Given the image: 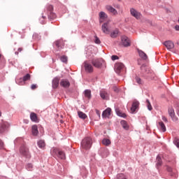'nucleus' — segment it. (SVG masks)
<instances>
[{"instance_id": "a19ab883", "label": "nucleus", "mask_w": 179, "mask_h": 179, "mask_svg": "<svg viewBox=\"0 0 179 179\" xmlns=\"http://www.w3.org/2000/svg\"><path fill=\"white\" fill-rule=\"evenodd\" d=\"M136 79V83H138V85H143V80H142V79H141V78L136 76L135 78Z\"/></svg>"}, {"instance_id": "f3484780", "label": "nucleus", "mask_w": 179, "mask_h": 179, "mask_svg": "<svg viewBox=\"0 0 179 179\" xmlns=\"http://www.w3.org/2000/svg\"><path fill=\"white\" fill-rule=\"evenodd\" d=\"M139 107V101L137 100H134L132 103L131 107V111L132 113H135L136 111V109Z\"/></svg>"}, {"instance_id": "c9c22d12", "label": "nucleus", "mask_w": 179, "mask_h": 179, "mask_svg": "<svg viewBox=\"0 0 179 179\" xmlns=\"http://www.w3.org/2000/svg\"><path fill=\"white\" fill-rule=\"evenodd\" d=\"M140 69L143 73H145V72H148V68L146 67V64H142Z\"/></svg>"}, {"instance_id": "6e6552de", "label": "nucleus", "mask_w": 179, "mask_h": 179, "mask_svg": "<svg viewBox=\"0 0 179 179\" xmlns=\"http://www.w3.org/2000/svg\"><path fill=\"white\" fill-rule=\"evenodd\" d=\"M122 45L123 47H129L131 45V42L129 41V38L127 36H122L121 37Z\"/></svg>"}, {"instance_id": "c03bdc74", "label": "nucleus", "mask_w": 179, "mask_h": 179, "mask_svg": "<svg viewBox=\"0 0 179 179\" xmlns=\"http://www.w3.org/2000/svg\"><path fill=\"white\" fill-rule=\"evenodd\" d=\"M94 38H95V40H94L95 44H100L101 43V41H100V38H99V37L95 36Z\"/></svg>"}, {"instance_id": "a878e982", "label": "nucleus", "mask_w": 179, "mask_h": 179, "mask_svg": "<svg viewBox=\"0 0 179 179\" xmlns=\"http://www.w3.org/2000/svg\"><path fill=\"white\" fill-rule=\"evenodd\" d=\"M115 113L118 117H121L122 118H127V114L121 112L119 108L115 109Z\"/></svg>"}, {"instance_id": "72a5a7b5", "label": "nucleus", "mask_w": 179, "mask_h": 179, "mask_svg": "<svg viewBox=\"0 0 179 179\" xmlns=\"http://www.w3.org/2000/svg\"><path fill=\"white\" fill-rule=\"evenodd\" d=\"M159 125L160 127L161 131H162V132H166V125L164 124V123L163 122H159Z\"/></svg>"}, {"instance_id": "9d476101", "label": "nucleus", "mask_w": 179, "mask_h": 179, "mask_svg": "<svg viewBox=\"0 0 179 179\" xmlns=\"http://www.w3.org/2000/svg\"><path fill=\"white\" fill-rule=\"evenodd\" d=\"M84 68L85 69V71L88 72L89 73H92V72H93V66L87 61L84 62Z\"/></svg>"}, {"instance_id": "cd10ccee", "label": "nucleus", "mask_w": 179, "mask_h": 179, "mask_svg": "<svg viewBox=\"0 0 179 179\" xmlns=\"http://www.w3.org/2000/svg\"><path fill=\"white\" fill-rule=\"evenodd\" d=\"M120 124L123 128V129H125L126 131H128L129 129V125H128V123L125 120H122L120 122Z\"/></svg>"}, {"instance_id": "e433bc0d", "label": "nucleus", "mask_w": 179, "mask_h": 179, "mask_svg": "<svg viewBox=\"0 0 179 179\" xmlns=\"http://www.w3.org/2000/svg\"><path fill=\"white\" fill-rule=\"evenodd\" d=\"M116 179H128L124 173H119L117 175Z\"/></svg>"}, {"instance_id": "09e8293b", "label": "nucleus", "mask_w": 179, "mask_h": 179, "mask_svg": "<svg viewBox=\"0 0 179 179\" xmlns=\"http://www.w3.org/2000/svg\"><path fill=\"white\" fill-rule=\"evenodd\" d=\"M36 87H37V85H34V84L31 85V89L32 90H34V89H36Z\"/></svg>"}, {"instance_id": "79ce46f5", "label": "nucleus", "mask_w": 179, "mask_h": 179, "mask_svg": "<svg viewBox=\"0 0 179 179\" xmlns=\"http://www.w3.org/2000/svg\"><path fill=\"white\" fill-rule=\"evenodd\" d=\"M26 169H27L28 171H31V170H33V164H27V166H26Z\"/></svg>"}, {"instance_id": "ddd939ff", "label": "nucleus", "mask_w": 179, "mask_h": 179, "mask_svg": "<svg viewBox=\"0 0 179 179\" xmlns=\"http://www.w3.org/2000/svg\"><path fill=\"white\" fill-rule=\"evenodd\" d=\"M164 45H165L167 50L170 51L171 50H173V48H174V42L171 41H166L165 42H164Z\"/></svg>"}, {"instance_id": "5701e85b", "label": "nucleus", "mask_w": 179, "mask_h": 179, "mask_svg": "<svg viewBox=\"0 0 179 179\" xmlns=\"http://www.w3.org/2000/svg\"><path fill=\"white\" fill-rule=\"evenodd\" d=\"M106 9H107L108 12H110V13H113V15H117V13H118L117 10L111 6H106Z\"/></svg>"}, {"instance_id": "423d86ee", "label": "nucleus", "mask_w": 179, "mask_h": 179, "mask_svg": "<svg viewBox=\"0 0 179 179\" xmlns=\"http://www.w3.org/2000/svg\"><path fill=\"white\" fill-rule=\"evenodd\" d=\"M54 45L57 48V50H62L64 47H65V42H64V40L59 39L54 42Z\"/></svg>"}, {"instance_id": "9b49d317", "label": "nucleus", "mask_w": 179, "mask_h": 179, "mask_svg": "<svg viewBox=\"0 0 179 179\" xmlns=\"http://www.w3.org/2000/svg\"><path fill=\"white\" fill-rule=\"evenodd\" d=\"M47 9L50 12V15H48L49 19H55V13H52V10H54V6H52V5L49 4L47 6Z\"/></svg>"}, {"instance_id": "3c124183", "label": "nucleus", "mask_w": 179, "mask_h": 179, "mask_svg": "<svg viewBox=\"0 0 179 179\" xmlns=\"http://www.w3.org/2000/svg\"><path fill=\"white\" fill-rule=\"evenodd\" d=\"M175 29L176 30V31H179V25H176Z\"/></svg>"}, {"instance_id": "13d9d810", "label": "nucleus", "mask_w": 179, "mask_h": 179, "mask_svg": "<svg viewBox=\"0 0 179 179\" xmlns=\"http://www.w3.org/2000/svg\"><path fill=\"white\" fill-rule=\"evenodd\" d=\"M15 55H19V52H15Z\"/></svg>"}, {"instance_id": "4be33fe9", "label": "nucleus", "mask_w": 179, "mask_h": 179, "mask_svg": "<svg viewBox=\"0 0 179 179\" xmlns=\"http://www.w3.org/2000/svg\"><path fill=\"white\" fill-rule=\"evenodd\" d=\"M31 132L34 136H37V135H38V127L37 125L34 124L32 126Z\"/></svg>"}, {"instance_id": "b1692460", "label": "nucleus", "mask_w": 179, "mask_h": 179, "mask_svg": "<svg viewBox=\"0 0 179 179\" xmlns=\"http://www.w3.org/2000/svg\"><path fill=\"white\" fill-rule=\"evenodd\" d=\"M30 119L32 122H38V118L37 117V114L35 113H30Z\"/></svg>"}, {"instance_id": "412c9836", "label": "nucleus", "mask_w": 179, "mask_h": 179, "mask_svg": "<svg viewBox=\"0 0 179 179\" xmlns=\"http://www.w3.org/2000/svg\"><path fill=\"white\" fill-rule=\"evenodd\" d=\"M137 51L138 52L139 57H141L142 59H143L144 61H146V59H148V55H146L145 52L139 49H137Z\"/></svg>"}, {"instance_id": "6ab92c4d", "label": "nucleus", "mask_w": 179, "mask_h": 179, "mask_svg": "<svg viewBox=\"0 0 179 179\" xmlns=\"http://www.w3.org/2000/svg\"><path fill=\"white\" fill-rule=\"evenodd\" d=\"M111 115V108H107L102 113V117L103 118H108Z\"/></svg>"}, {"instance_id": "7c9ffc66", "label": "nucleus", "mask_w": 179, "mask_h": 179, "mask_svg": "<svg viewBox=\"0 0 179 179\" xmlns=\"http://www.w3.org/2000/svg\"><path fill=\"white\" fill-rule=\"evenodd\" d=\"M37 145L40 149L45 148V142L43 140H40L37 142Z\"/></svg>"}, {"instance_id": "2eb2a0df", "label": "nucleus", "mask_w": 179, "mask_h": 179, "mask_svg": "<svg viewBox=\"0 0 179 179\" xmlns=\"http://www.w3.org/2000/svg\"><path fill=\"white\" fill-rule=\"evenodd\" d=\"M108 22H105L102 24V31L103 33H105V34H110V29L108 28Z\"/></svg>"}, {"instance_id": "680f3d73", "label": "nucleus", "mask_w": 179, "mask_h": 179, "mask_svg": "<svg viewBox=\"0 0 179 179\" xmlns=\"http://www.w3.org/2000/svg\"><path fill=\"white\" fill-rule=\"evenodd\" d=\"M15 82H16V83H17V80H16V81H15Z\"/></svg>"}, {"instance_id": "052dcab7", "label": "nucleus", "mask_w": 179, "mask_h": 179, "mask_svg": "<svg viewBox=\"0 0 179 179\" xmlns=\"http://www.w3.org/2000/svg\"><path fill=\"white\" fill-rule=\"evenodd\" d=\"M2 115V113L0 111V117Z\"/></svg>"}, {"instance_id": "69168bd1", "label": "nucleus", "mask_w": 179, "mask_h": 179, "mask_svg": "<svg viewBox=\"0 0 179 179\" xmlns=\"http://www.w3.org/2000/svg\"><path fill=\"white\" fill-rule=\"evenodd\" d=\"M38 38H40V37H38Z\"/></svg>"}, {"instance_id": "4d7b16f0", "label": "nucleus", "mask_w": 179, "mask_h": 179, "mask_svg": "<svg viewBox=\"0 0 179 179\" xmlns=\"http://www.w3.org/2000/svg\"><path fill=\"white\" fill-rule=\"evenodd\" d=\"M41 24H44V20H41Z\"/></svg>"}, {"instance_id": "49530a36", "label": "nucleus", "mask_w": 179, "mask_h": 179, "mask_svg": "<svg viewBox=\"0 0 179 179\" xmlns=\"http://www.w3.org/2000/svg\"><path fill=\"white\" fill-rule=\"evenodd\" d=\"M3 146H5V144H3V141L0 139V149H3Z\"/></svg>"}, {"instance_id": "2f4dec72", "label": "nucleus", "mask_w": 179, "mask_h": 179, "mask_svg": "<svg viewBox=\"0 0 179 179\" xmlns=\"http://www.w3.org/2000/svg\"><path fill=\"white\" fill-rule=\"evenodd\" d=\"M78 114L79 118H81V120H86L87 118V115H85V113L82 111H78Z\"/></svg>"}, {"instance_id": "393cba45", "label": "nucleus", "mask_w": 179, "mask_h": 179, "mask_svg": "<svg viewBox=\"0 0 179 179\" xmlns=\"http://www.w3.org/2000/svg\"><path fill=\"white\" fill-rule=\"evenodd\" d=\"M144 73L148 75V78H150V79H155V73H153V71L150 70V69H147V71Z\"/></svg>"}, {"instance_id": "ea45409f", "label": "nucleus", "mask_w": 179, "mask_h": 179, "mask_svg": "<svg viewBox=\"0 0 179 179\" xmlns=\"http://www.w3.org/2000/svg\"><path fill=\"white\" fill-rule=\"evenodd\" d=\"M60 61L62 62H64V64H66V62H68V57H66V55L62 56L60 58Z\"/></svg>"}, {"instance_id": "f8f14e48", "label": "nucleus", "mask_w": 179, "mask_h": 179, "mask_svg": "<svg viewBox=\"0 0 179 179\" xmlns=\"http://www.w3.org/2000/svg\"><path fill=\"white\" fill-rule=\"evenodd\" d=\"M130 13L131 16H134V17H136V19H141V16H142V14L138 12L135 8H131Z\"/></svg>"}, {"instance_id": "f03ea898", "label": "nucleus", "mask_w": 179, "mask_h": 179, "mask_svg": "<svg viewBox=\"0 0 179 179\" xmlns=\"http://www.w3.org/2000/svg\"><path fill=\"white\" fill-rule=\"evenodd\" d=\"M20 153L22 155L23 157H25V159H31V154H30V152L29 151V148L26 147V145H22L20 148Z\"/></svg>"}, {"instance_id": "aec40b11", "label": "nucleus", "mask_w": 179, "mask_h": 179, "mask_svg": "<svg viewBox=\"0 0 179 179\" xmlns=\"http://www.w3.org/2000/svg\"><path fill=\"white\" fill-rule=\"evenodd\" d=\"M59 85V78L55 77L52 81V86L53 89H57Z\"/></svg>"}, {"instance_id": "4468645a", "label": "nucleus", "mask_w": 179, "mask_h": 179, "mask_svg": "<svg viewBox=\"0 0 179 179\" xmlns=\"http://www.w3.org/2000/svg\"><path fill=\"white\" fill-rule=\"evenodd\" d=\"M169 114L171 120H173L174 122L178 121V117L176 116V113H174V109L173 108L169 109Z\"/></svg>"}, {"instance_id": "58836bf2", "label": "nucleus", "mask_w": 179, "mask_h": 179, "mask_svg": "<svg viewBox=\"0 0 179 179\" xmlns=\"http://www.w3.org/2000/svg\"><path fill=\"white\" fill-rule=\"evenodd\" d=\"M146 103L148 110H149V111H152V110H153V108L152 107V104H150V101H149V99H146Z\"/></svg>"}, {"instance_id": "37998d69", "label": "nucleus", "mask_w": 179, "mask_h": 179, "mask_svg": "<svg viewBox=\"0 0 179 179\" xmlns=\"http://www.w3.org/2000/svg\"><path fill=\"white\" fill-rule=\"evenodd\" d=\"M173 143L177 148H179V139L178 138H175L173 141Z\"/></svg>"}, {"instance_id": "c756f323", "label": "nucleus", "mask_w": 179, "mask_h": 179, "mask_svg": "<svg viewBox=\"0 0 179 179\" xmlns=\"http://www.w3.org/2000/svg\"><path fill=\"white\" fill-rule=\"evenodd\" d=\"M85 96L87 97V99H92V91L90 90H85L84 91Z\"/></svg>"}, {"instance_id": "864d4df0", "label": "nucleus", "mask_w": 179, "mask_h": 179, "mask_svg": "<svg viewBox=\"0 0 179 179\" xmlns=\"http://www.w3.org/2000/svg\"><path fill=\"white\" fill-rule=\"evenodd\" d=\"M114 92H118V88L116 87H114Z\"/></svg>"}, {"instance_id": "7ed1b4c3", "label": "nucleus", "mask_w": 179, "mask_h": 179, "mask_svg": "<svg viewBox=\"0 0 179 179\" xmlns=\"http://www.w3.org/2000/svg\"><path fill=\"white\" fill-rule=\"evenodd\" d=\"M85 54L87 58H92V57H94L93 55L94 54V48L92 45L87 46L85 49Z\"/></svg>"}, {"instance_id": "4c0bfd02", "label": "nucleus", "mask_w": 179, "mask_h": 179, "mask_svg": "<svg viewBox=\"0 0 179 179\" xmlns=\"http://www.w3.org/2000/svg\"><path fill=\"white\" fill-rule=\"evenodd\" d=\"M99 17L100 19H107L108 16L107 14H106V13H104L103 11H101L99 13Z\"/></svg>"}, {"instance_id": "6e6d98bb", "label": "nucleus", "mask_w": 179, "mask_h": 179, "mask_svg": "<svg viewBox=\"0 0 179 179\" xmlns=\"http://www.w3.org/2000/svg\"><path fill=\"white\" fill-rule=\"evenodd\" d=\"M96 114L99 117H100V112L99 110H96Z\"/></svg>"}, {"instance_id": "a18cd8bd", "label": "nucleus", "mask_w": 179, "mask_h": 179, "mask_svg": "<svg viewBox=\"0 0 179 179\" xmlns=\"http://www.w3.org/2000/svg\"><path fill=\"white\" fill-rule=\"evenodd\" d=\"M120 57H118V56L117 55H112L111 56V59L112 61H115L116 59H119Z\"/></svg>"}, {"instance_id": "c85d7f7f", "label": "nucleus", "mask_w": 179, "mask_h": 179, "mask_svg": "<svg viewBox=\"0 0 179 179\" xmlns=\"http://www.w3.org/2000/svg\"><path fill=\"white\" fill-rule=\"evenodd\" d=\"M118 33H120L118 29H115L110 34L111 38H117V37H118Z\"/></svg>"}, {"instance_id": "8fccbe9b", "label": "nucleus", "mask_w": 179, "mask_h": 179, "mask_svg": "<svg viewBox=\"0 0 179 179\" xmlns=\"http://www.w3.org/2000/svg\"><path fill=\"white\" fill-rule=\"evenodd\" d=\"M167 171H169V173L173 171V169H171V167L170 166H167Z\"/></svg>"}, {"instance_id": "e2e57ef3", "label": "nucleus", "mask_w": 179, "mask_h": 179, "mask_svg": "<svg viewBox=\"0 0 179 179\" xmlns=\"http://www.w3.org/2000/svg\"><path fill=\"white\" fill-rule=\"evenodd\" d=\"M28 123V122H26V124H27Z\"/></svg>"}, {"instance_id": "39448f33", "label": "nucleus", "mask_w": 179, "mask_h": 179, "mask_svg": "<svg viewBox=\"0 0 179 179\" xmlns=\"http://www.w3.org/2000/svg\"><path fill=\"white\" fill-rule=\"evenodd\" d=\"M52 152L55 155L57 156V157H59V159H62V160L65 159V152L59 150L58 148H53Z\"/></svg>"}, {"instance_id": "1a4fd4ad", "label": "nucleus", "mask_w": 179, "mask_h": 179, "mask_svg": "<svg viewBox=\"0 0 179 179\" xmlns=\"http://www.w3.org/2000/svg\"><path fill=\"white\" fill-rule=\"evenodd\" d=\"M99 94H100V97L103 99V100H109L110 99V94H108V92L107 91H106L105 90H101L99 92Z\"/></svg>"}, {"instance_id": "473e14b6", "label": "nucleus", "mask_w": 179, "mask_h": 179, "mask_svg": "<svg viewBox=\"0 0 179 179\" xmlns=\"http://www.w3.org/2000/svg\"><path fill=\"white\" fill-rule=\"evenodd\" d=\"M30 78H31L30 74L27 73L25 76H23L22 78H20V80H21V82H22V80L23 82H26V81H27V80H29Z\"/></svg>"}, {"instance_id": "603ef678", "label": "nucleus", "mask_w": 179, "mask_h": 179, "mask_svg": "<svg viewBox=\"0 0 179 179\" xmlns=\"http://www.w3.org/2000/svg\"><path fill=\"white\" fill-rule=\"evenodd\" d=\"M17 51H18V52H22V51H23V48H19L17 49Z\"/></svg>"}, {"instance_id": "bf43d9fd", "label": "nucleus", "mask_w": 179, "mask_h": 179, "mask_svg": "<svg viewBox=\"0 0 179 179\" xmlns=\"http://www.w3.org/2000/svg\"><path fill=\"white\" fill-rule=\"evenodd\" d=\"M42 19H45V16L42 15Z\"/></svg>"}, {"instance_id": "0eeeda50", "label": "nucleus", "mask_w": 179, "mask_h": 179, "mask_svg": "<svg viewBox=\"0 0 179 179\" xmlns=\"http://www.w3.org/2000/svg\"><path fill=\"white\" fill-rule=\"evenodd\" d=\"M9 128V123L8 122H3L0 123V134H5Z\"/></svg>"}, {"instance_id": "f257e3e1", "label": "nucleus", "mask_w": 179, "mask_h": 179, "mask_svg": "<svg viewBox=\"0 0 179 179\" xmlns=\"http://www.w3.org/2000/svg\"><path fill=\"white\" fill-rule=\"evenodd\" d=\"M81 148L85 150H89L92 148V138L90 137L84 138L81 142Z\"/></svg>"}, {"instance_id": "f704fd0d", "label": "nucleus", "mask_w": 179, "mask_h": 179, "mask_svg": "<svg viewBox=\"0 0 179 179\" xmlns=\"http://www.w3.org/2000/svg\"><path fill=\"white\" fill-rule=\"evenodd\" d=\"M103 145H105V146H108V145L111 144V141L108 138H104L102 140Z\"/></svg>"}, {"instance_id": "5fc2aeb1", "label": "nucleus", "mask_w": 179, "mask_h": 179, "mask_svg": "<svg viewBox=\"0 0 179 179\" xmlns=\"http://www.w3.org/2000/svg\"><path fill=\"white\" fill-rule=\"evenodd\" d=\"M38 36V34H34L33 37H34V38H36V37H37Z\"/></svg>"}, {"instance_id": "20e7f679", "label": "nucleus", "mask_w": 179, "mask_h": 179, "mask_svg": "<svg viewBox=\"0 0 179 179\" xmlns=\"http://www.w3.org/2000/svg\"><path fill=\"white\" fill-rule=\"evenodd\" d=\"M91 62L95 68H101L104 60L103 59H93Z\"/></svg>"}, {"instance_id": "dca6fc26", "label": "nucleus", "mask_w": 179, "mask_h": 179, "mask_svg": "<svg viewBox=\"0 0 179 179\" xmlns=\"http://www.w3.org/2000/svg\"><path fill=\"white\" fill-rule=\"evenodd\" d=\"M60 86L66 89L71 86V83L66 79H62L60 81Z\"/></svg>"}, {"instance_id": "a211bd4d", "label": "nucleus", "mask_w": 179, "mask_h": 179, "mask_svg": "<svg viewBox=\"0 0 179 179\" xmlns=\"http://www.w3.org/2000/svg\"><path fill=\"white\" fill-rule=\"evenodd\" d=\"M124 69V64L122 63H116L115 65V71L116 73H120L121 70Z\"/></svg>"}, {"instance_id": "bb28decb", "label": "nucleus", "mask_w": 179, "mask_h": 179, "mask_svg": "<svg viewBox=\"0 0 179 179\" xmlns=\"http://www.w3.org/2000/svg\"><path fill=\"white\" fill-rule=\"evenodd\" d=\"M156 160H157V163H156L157 169H159L162 166V164H163V162L162 161V157H160L159 155H157Z\"/></svg>"}, {"instance_id": "de8ad7c7", "label": "nucleus", "mask_w": 179, "mask_h": 179, "mask_svg": "<svg viewBox=\"0 0 179 179\" xmlns=\"http://www.w3.org/2000/svg\"><path fill=\"white\" fill-rule=\"evenodd\" d=\"M162 120H164V122H169V120H167V117L165 116L162 117Z\"/></svg>"}, {"instance_id": "338daca9", "label": "nucleus", "mask_w": 179, "mask_h": 179, "mask_svg": "<svg viewBox=\"0 0 179 179\" xmlns=\"http://www.w3.org/2000/svg\"><path fill=\"white\" fill-rule=\"evenodd\" d=\"M0 58H1V55H0Z\"/></svg>"}, {"instance_id": "0e129e2a", "label": "nucleus", "mask_w": 179, "mask_h": 179, "mask_svg": "<svg viewBox=\"0 0 179 179\" xmlns=\"http://www.w3.org/2000/svg\"><path fill=\"white\" fill-rule=\"evenodd\" d=\"M119 1H121V0H118Z\"/></svg>"}]
</instances>
